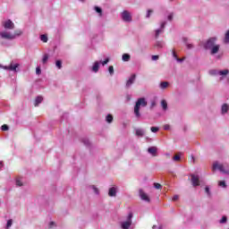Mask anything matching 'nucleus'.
Listing matches in <instances>:
<instances>
[{"mask_svg": "<svg viewBox=\"0 0 229 229\" xmlns=\"http://www.w3.org/2000/svg\"><path fill=\"white\" fill-rule=\"evenodd\" d=\"M216 40H217L216 38H210L204 43V49L211 50V55H216V53H219L220 46L216 45Z\"/></svg>", "mask_w": 229, "mask_h": 229, "instance_id": "1", "label": "nucleus"}, {"mask_svg": "<svg viewBox=\"0 0 229 229\" xmlns=\"http://www.w3.org/2000/svg\"><path fill=\"white\" fill-rule=\"evenodd\" d=\"M144 106H148V102L146 101V98H140L136 101L135 106H134V115L137 117V119H140V107L144 108Z\"/></svg>", "mask_w": 229, "mask_h": 229, "instance_id": "2", "label": "nucleus"}, {"mask_svg": "<svg viewBox=\"0 0 229 229\" xmlns=\"http://www.w3.org/2000/svg\"><path fill=\"white\" fill-rule=\"evenodd\" d=\"M213 171H220L224 174H229V165L228 164H219V162L216 161L213 163L212 166Z\"/></svg>", "mask_w": 229, "mask_h": 229, "instance_id": "3", "label": "nucleus"}, {"mask_svg": "<svg viewBox=\"0 0 229 229\" xmlns=\"http://www.w3.org/2000/svg\"><path fill=\"white\" fill-rule=\"evenodd\" d=\"M20 35H22V31L18 30L14 34H12L8 31H2L0 32V37L3 38H5L6 40H13L16 37H20Z\"/></svg>", "mask_w": 229, "mask_h": 229, "instance_id": "4", "label": "nucleus"}, {"mask_svg": "<svg viewBox=\"0 0 229 229\" xmlns=\"http://www.w3.org/2000/svg\"><path fill=\"white\" fill-rule=\"evenodd\" d=\"M131 217H133V214L130 213L127 221L121 223L122 229H130V226H131Z\"/></svg>", "mask_w": 229, "mask_h": 229, "instance_id": "5", "label": "nucleus"}, {"mask_svg": "<svg viewBox=\"0 0 229 229\" xmlns=\"http://www.w3.org/2000/svg\"><path fill=\"white\" fill-rule=\"evenodd\" d=\"M108 62H110L109 58H106L105 61L103 62H95L92 67V71L93 72H98V71H99V64H102V65H106V64H108Z\"/></svg>", "mask_w": 229, "mask_h": 229, "instance_id": "6", "label": "nucleus"}, {"mask_svg": "<svg viewBox=\"0 0 229 229\" xmlns=\"http://www.w3.org/2000/svg\"><path fill=\"white\" fill-rule=\"evenodd\" d=\"M122 20L124 22H131V13L128 11H123L121 14Z\"/></svg>", "mask_w": 229, "mask_h": 229, "instance_id": "7", "label": "nucleus"}, {"mask_svg": "<svg viewBox=\"0 0 229 229\" xmlns=\"http://www.w3.org/2000/svg\"><path fill=\"white\" fill-rule=\"evenodd\" d=\"M19 64H13V62H12L9 66H3V69L5 71H13V72H17Z\"/></svg>", "mask_w": 229, "mask_h": 229, "instance_id": "8", "label": "nucleus"}, {"mask_svg": "<svg viewBox=\"0 0 229 229\" xmlns=\"http://www.w3.org/2000/svg\"><path fill=\"white\" fill-rule=\"evenodd\" d=\"M165 24H167V21H162L160 29H157V30H155V37H156V38H158V37L160 36V33H164V30L165 28Z\"/></svg>", "mask_w": 229, "mask_h": 229, "instance_id": "9", "label": "nucleus"}, {"mask_svg": "<svg viewBox=\"0 0 229 229\" xmlns=\"http://www.w3.org/2000/svg\"><path fill=\"white\" fill-rule=\"evenodd\" d=\"M3 26L5 30H13V28H15V25L12 22V20L3 21Z\"/></svg>", "mask_w": 229, "mask_h": 229, "instance_id": "10", "label": "nucleus"}, {"mask_svg": "<svg viewBox=\"0 0 229 229\" xmlns=\"http://www.w3.org/2000/svg\"><path fill=\"white\" fill-rule=\"evenodd\" d=\"M191 182L193 187H199V175L191 174Z\"/></svg>", "mask_w": 229, "mask_h": 229, "instance_id": "11", "label": "nucleus"}, {"mask_svg": "<svg viewBox=\"0 0 229 229\" xmlns=\"http://www.w3.org/2000/svg\"><path fill=\"white\" fill-rule=\"evenodd\" d=\"M229 74V70L228 69H225V70H219L218 72V76H221L220 77V81H223V80H225V76H228Z\"/></svg>", "mask_w": 229, "mask_h": 229, "instance_id": "12", "label": "nucleus"}, {"mask_svg": "<svg viewBox=\"0 0 229 229\" xmlns=\"http://www.w3.org/2000/svg\"><path fill=\"white\" fill-rule=\"evenodd\" d=\"M137 78V75H135V73H133L132 75H131V77L129 78V80L126 82V87L130 88L131 87V85H133V83H135V79Z\"/></svg>", "mask_w": 229, "mask_h": 229, "instance_id": "13", "label": "nucleus"}, {"mask_svg": "<svg viewBox=\"0 0 229 229\" xmlns=\"http://www.w3.org/2000/svg\"><path fill=\"white\" fill-rule=\"evenodd\" d=\"M140 197L143 201L149 203V201H150L149 196H148V194H146V192H144V191L140 190Z\"/></svg>", "mask_w": 229, "mask_h": 229, "instance_id": "14", "label": "nucleus"}, {"mask_svg": "<svg viewBox=\"0 0 229 229\" xmlns=\"http://www.w3.org/2000/svg\"><path fill=\"white\" fill-rule=\"evenodd\" d=\"M108 195L111 197H115L117 195V188L112 187L109 189Z\"/></svg>", "mask_w": 229, "mask_h": 229, "instance_id": "15", "label": "nucleus"}, {"mask_svg": "<svg viewBox=\"0 0 229 229\" xmlns=\"http://www.w3.org/2000/svg\"><path fill=\"white\" fill-rule=\"evenodd\" d=\"M157 147H150V148H148V152L150 155H152V157H157Z\"/></svg>", "mask_w": 229, "mask_h": 229, "instance_id": "16", "label": "nucleus"}, {"mask_svg": "<svg viewBox=\"0 0 229 229\" xmlns=\"http://www.w3.org/2000/svg\"><path fill=\"white\" fill-rule=\"evenodd\" d=\"M172 55L174 56V59H176V62H179L180 64H182V62H183L184 58H178V55H176V51L173 50Z\"/></svg>", "mask_w": 229, "mask_h": 229, "instance_id": "17", "label": "nucleus"}, {"mask_svg": "<svg viewBox=\"0 0 229 229\" xmlns=\"http://www.w3.org/2000/svg\"><path fill=\"white\" fill-rule=\"evenodd\" d=\"M135 133L137 137H144V130L142 129H136Z\"/></svg>", "mask_w": 229, "mask_h": 229, "instance_id": "18", "label": "nucleus"}, {"mask_svg": "<svg viewBox=\"0 0 229 229\" xmlns=\"http://www.w3.org/2000/svg\"><path fill=\"white\" fill-rule=\"evenodd\" d=\"M164 46H165L164 41H157L156 44H155V47L157 49H162V47H164Z\"/></svg>", "mask_w": 229, "mask_h": 229, "instance_id": "19", "label": "nucleus"}, {"mask_svg": "<svg viewBox=\"0 0 229 229\" xmlns=\"http://www.w3.org/2000/svg\"><path fill=\"white\" fill-rule=\"evenodd\" d=\"M188 40L189 39L187 38H183V42H185L187 49H192L194 46H192V44H190Z\"/></svg>", "mask_w": 229, "mask_h": 229, "instance_id": "20", "label": "nucleus"}, {"mask_svg": "<svg viewBox=\"0 0 229 229\" xmlns=\"http://www.w3.org/2000/svg\"><path fill=\"white\" fill-rule=\"evenodd\" d=\"M228 110H229V105L228 104H224L222 106V114L228 113Z\"/></svg>", "mask_w": 229, "mask_h": 229, "instance_id": "21", "label": "nucleus"}, {"mask_svg": "<svg viewBox=\"0 0 229 229\" xmlns=\"http://www.w3.org/2000/svg\"><path fill=\"white\" fill-rule=\"evenodd\" d=\"M209 74L211 76H219V70H216V69L210 70Z\"/></svg>", "mask_w": 229, "mask_h": 229, "instance_id": "22", "label": "nucleus"}, {"mask_svg": "<svg viewBox=\"0 0 229 229\" xmlns=\"http://www.w3.org/2000/svg\"><path fill=\"white\" fill-rule=\"evenodd\" d=\"M43 100H44V98L42 97L36 98L35 106H38V105H40V103H42Z\"/></svg>", "mask_w": 229, "mask_h": 229, "instance_id": "23", "label": "nucleus"}, {"mask_svg": "<svg viewBox=\"0 0 229 229\" xmlns=\"http://www.w3.org/2000/svg\"><path fill=\"white\" fill-rule=\"evenodd\" d=\"M130 58H131L130 54H123L122 57L123 62H130Z\"/></svg>", "mask_w": 229, "mask_h": 229, "instance_id": "24", "label": "nucleus"}, {"mask_svg": "<svg viewBox=\"0 0 229 229\" xmlns=\"http://www.w3.org/2000/svg\"><path fill=\"white\" fill-rule=\"evenodd\" d=\"M169 87V82L167 81H163L160 83V89H167Z\"/></svg>", "mask_w": 229, "mask_h": 229, "instance_id": "25", "label": "nucleus"}, {"mask_svg": "<svg viewBox=\"0 0 229 229\" xmlns=\"http://www.w3.org/2000/svg\"><path fill=\"white\" fill-rule=\"evenodd\" d=\"M49 60V55H47V54H45L44 55H43V58H42V63L43 64H47V61Z\"/></svg>", "mask_w": 229, "mask_h": 229, "instance_id": "26", "label": "nucleus"}, {"mask_svg": "<svg viewBox=\"0 0 229 229\" xmlns=\"http://www.w3.org/2000/svg\"><path fill=\"white\" fill-rule=\"evenodd\" d=\"M16 185H17V187H22V178L18 177L16 179Z\"/></svg>", "mask_w": 229, "mask_h": 229, "instance_id": "27", "label": "nucleus"}, {"mask_svg": "<svg viewBox=\"0 0 229 229\" xmlns=\"http://www.w3.org/2000/svg\"><path fill=\"white\" fill-rule=\"evenodd\" d=\"M161 106H162L163 110H167V101L162 100Z\"/></svg>", "mask_w": 229, "mask_h": 229, "instance_id": "28", "label": "nucleus"}, {"mask_svg": "<svg viewBox=\"0 0 229 229\" xmlns=\"http://www.w3.org/2000/svg\"><path fill=\"white\" fill-rule=\"evenodd\" d=\"M95 11L97 12V13H99V17H101V15H103V10L101 9V7H95Z\"/></svg>", "mask_w": 229, "mask_h": 229, "instance_id": "29", "label": "nucleus"}, {"mask_svg": "<svg viewBox=\"0 0 229 229\" xmlns=\"http://www.w3.org/2000/svg\"><path fill=\"white\" fill-rule=\"evenodd\" d=\"M106 123H112V121H114V116H112V114H107L106 118Z\"/></svg>", "mask_w": 229, "mask_h": 229, "instance_id": "30", "label": "nucleus"}, {"mask_svg": "<svg viewBox=\"0 0 229 229\" xmlns=\"http://www.w3.org/2000/svg\"><path fill=\"white\" fill-rule=\"evenodd\" d=\"M40 40L42 42H47V35H46V34L41 35L40 36Z\"/></svg>", "mask_w": 229, "mask_h": 229, "instance_id": "31", "label": "nucleus"}, {"mask_svg": "<svg viewBox=\"0 0 229 229\" xmlns=\"http://www.w3.org/2000/svg\"><path fill=\"white\" fill-rule=\"evenodd\" d=\"M218 185H219V187H223V189H225V187H226V182H225V181H220V182H218Z\"/></svg>", "mask_w": 229, "mask_h": 229, "instance_id": "32", "label": "nucleus"}, {"mask_svg": "<svg viewBox=\"0 0 229 229\" xmlns=\"http://www.w3.org/2000/svg\"><path fill=\"white\" fill-rule=\"evenodd\" d=\"M55 65L57 68L62 69V61H60V60L56 61Z\"/></svg>", "mask_w": 229, "mask_h": 229, "instance_id": "33", "label": "nucleus"}, {"mask_svg": "<svg viewBox=\"0 0 229 229\" xmlns=\"http://www.w3.org/2000/svg\"><path fill=\"white\" fill-rule=\"evenodd\" d=\"M150 130L152 133H157V131H158L160 129L158 127H151Z\"/></svg>", "mask_w": 229, "mask_h": 229, "instance_id": "34", "label": "nucleus"}, {"mask_svg": "<svg viewBox=\"0 0 229 229\" xmlns=\"http://www.w3.org/2000/svg\"><path fill=\"white\" fill-rule=\"evenodd\" d=\"M83 144H85V146H89L90 145V141L88 139H84L82 140Z\"/></svg>", "mask_w": 229, "mask_h": 229, "instance_id": "35", "label": "nucleus"}, {"mask_svg": "<svg viewBox=\"0 0 229 229\" xmlns=\"http://www.w3.org/2000/svg\"><path fill=\"white\" fill-rule=\"evenodd\" d=\"M1 130L3 131H8V125H6V124L2 125Z\"/></svg>", "mask_w": 229, "mask_h": 229, "instance_id": "36", "label": "nucleus"}, {"mask_svg": "<svg viewBox=\"0 0 229 229\" xmlns=\"http://www.w3.org/2000/svg\"><path fill=\"white\" fill-rule=\"evenodd\" d=\"M205 192L208 196H210V188L208 186H206Z\"/></svg>", "mask_w": 229, "mask_h": 229, "instance_id": "37", "label": "nucleus"}, {"mask_svg": "<svg viewBox=\"0 0 229 229\" xmlns=\"http://www.w3.org/2000/svg\"><path fill=\"white\" fill-rule=\"evenodd\" d=\"M154 187H155V189H162V185L158 182H155Z\"/></svg>", "mask_w": 229, "mask_h": 229, "instance_id": "38", "label": "nucleus"}, {"mask_svg": "<svg viewBox=\"0 0 229 229\" xmlns=\"http://www.w3.org/2000/svg\"><path fill=\"white\" fill-rule=\"evenodd\" d=\"M163 129L165 130V131H169V130H171V125H169V124H165L164 127H163Z\"/></svg>", "mask_w": 229, "mask_h": 229, "instance_id": "39", "label": "nucleus"}, {"mask_svg": "<svg viewBox=\"0 0 229 229\" xmlns=\"http://www.w3.org/2000/svg\"><path fill=\"white\" fill-rule=\"evenodd\" d=\"M173 160H174V162H179V160H180V156H179V155H175V156L173 157Z\"/></svg>", "mask_w": 229, "mask_h": 229, "instance_id": "40", "label": "nucleus"}, {"mask_svg": "<svg viewBox=\"0 0 229 229\" xmlns=\"http://www.w3.org/2000/svg\"><path fill=\"white\" fill-rule=\"evenodd\" d=\"M108 71H109V74H111L112 76V74H114V66H109Z\"/></svg>", "mask_w": 229, "mask_h": 229, "instance_id": "41", "label": "nucleus"}, {"mask_svg": "<svg viewBox=\"0 0 229 229\" xmlns=\"http://www.w3.org/2000/svg\"><path fill=\"white\" fill-rule=\"evenodd\" d=\"M12 225H13L12 219L8 220L7 225H6V228H10V226H12Z\"/></svg>", "mask_w": 229, "mask_h": 229, "instance_id": "42", "label": "nucleus"}, {"mask_svg": "<svg viewBox=\"0 0 229 229\" xmlns=\"http://www.w3.org/2000/svg\"><path fill=\"white\" fill-rule=\"evenodd\" d=\"M42 72V71L40 70V67L39 66H38L37 68H36V74H40Z\"/></svg>", "mask_w": 229, "mask_h": 229, "instance_id": "43", "label": "nucleus"}, {"mask_svg": "<svg viewBox=\"0 0 229 229\" xmlns=\"http://www.w3.org/2000/svg\"><path fill=\"white\" fill-rule=\"evenodd\" d=\"M92 189H93L95 194H99V190H98V188H96V186H92Z\"/></svg>", "mask_w": 229, "mask_h": 229, "instance_id": "44", "label": "nucleus"}, {"mask_svg": "<svg viewBox=\"0 0 229 229\" xmlns=\"http://www.w3.org/2000/svg\"><path fill=\"white\" fill-rule=\"evenodd\" d=\"M226 221H227L226 216H223L222 219L220 220V223L225 224V223H226Z\"/></svg>", "mask_w": 229, "mask_h": 229, "instance_id": "45", "label": "nucleus"}, {"mask_svg": "<svg viewBox=\"0 0 229 229\" xmlns=\"http://www.w3.org/2000/svg\"><path fill=\"white\" fill-rule=\"evenodd\" d=\"M153 12V10H148L147 13V19H149V17L151 16V13Z\"/></svg>", "mask_w": 229, "mask_h": 229, "instance_id": "46", "label": "nucleus"}, {"mask_svg": "<svg viewBox=\"0 0 229 229\" xmlns=\"http://www.w3.org/2000/svg\"><path fill=\"white\" fill-rule=\"evenodd\" d=\"M173 17H174V14H173V13H171L168 16H167V19H168V21H173Z\"/></svg>", "mask_w": 229, "mask_h": 229, "instance_id": "47", "label": "nucleus"}, {"mask_svg": "<svg viewBox=\"0 0 229 229\" xmlns=\"http://www.w3.org/2000/svg\"><path fill=\"white\" fill-rule=\"evenodd\" d=\"M178 198H179L178 195H174V196L172 198V201H178Z\"/></svg>", "mask_w": 229, "mask_h": 229, "instance_id": "48", "label": "nucleus"}, {"mask_svg": "<svg viewBox=\"0 0 229 229\" xmlns=\"http://www.w3.org/2000/svg\"><path fill=\"white\" fill-rule=\"evenodd\" d=\"M152 60L153 61L158 60V55H152Z\"/></svg>", "mask_w": 229, "mask_h": 229, "instance_id": "49", "label": "nucleus"}, {"mask_svg": "<svg viewBox=\"0 0 229 229\" xmlns=\"http://www.w3.org/2000/svg\"><path fill=\"white\" fill-rule=\"evenodd\" d=\"M3 167V161H0V169Z\"/></svg>", "mask_w": 229, "mask_h": 229, "instance_id": "50", "label": "nucleus"}, {"mask_svg": "<svg viewBox=\"0 0 229 229\" xmlns=\"http://www.w3.org/2000/svg\"><path fill=\"white\" fill-rule=\"evenodd\" d=\"M52 225H55V223H54V222H51V223H50V226H51Z\"/></svg>", "mask_w": 229, "mask_h": 229, "instance_id": "51", "label": "nucleus"}, {"mask_svg": "<svg viewBox=\"0 0 229 229\" xmlns=\"http://www.w3.org/2000/svg\"><path fill=\"white\" fill-rule=\"evenodd\" d=\"M152 106H155V102L152 103Z\"/></svg>", "mask_w": 229, "mask_h": 229, "instance_id": "52", "label": "nucleus"}, {"mask_svg": "<svg viewBox=\"0 0 229 229\" xmlns=\"http://www.w3.org/2000/svg\"><path fill=\"white\" fill-rule=\"evenodd\" d=\"M192 160H193V162H194V157H192Z\"/></svg>", "mask_w": 229, "mask_h": 229, "instance_id": "53", "label": "nucleus"}, {"mask_svg": "<svg viewBox=\"0 0 229 229\" xmlns=\"http://www.w3.org/2000/svg\"><path fill=\"white\" fill-rule=\"evenodd\" d=\"M155 228H156V226L154 225V226H153V229H155Z\"/></svg>", "mask_w": 229, "mask_h": 229, "instance_id": "54", "label": "nucleus"}, {"mask_svg": "<svg viewBox=\"0 0 229 229\" xmlns=\"http://www.w3.org/2000/svg\"><path fill=\"white\" fill-rule=\"evenodd\" d=\"M81 1L83 3L84 0H81Z\"/></svg>", "mask_w": 229, "mask_h": 229, "instance_id": "55", "label": "nucleus"}, {"mask_svg": "<svg viewBox=\"0 0 229 229\" xmlns=\"http://www.w3.org/2000/svg\"><path fill=\"white\" fill-rule=\"evenodd\" d=\"M170 1H173V0H170Z\"/></svg>", "mask_w": 229, "mask_h": 229, "instance_id": "56", "label": "nucleus"}]
</instances>
